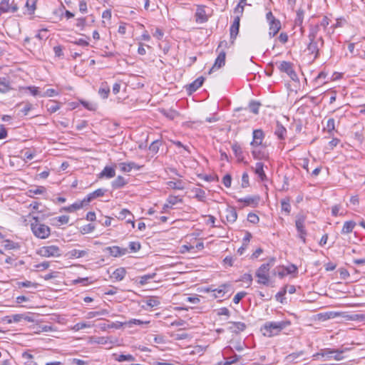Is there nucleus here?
Here are the masks:
<instances>
[{
  "instance_id": "f257e3e1",
  "label": "nucleus",
  "mask_w": 365,
  "mask_h": 365,
  "mask_svg": "<svg viewBox=\"0 0 365 365\" xmlns=\"http://www.w3.org/2000/svg\"><path fill=\"white\" fill-rule=\"evenodd\" d=\"M291 324L289 320L279 322H267L261 328L262 334L267 337H272L277 335L282 330Z\"/></svg>"
},
{
  "instance_id": "f03ea898",
  "label": "nucleus",
  "mask_w": 365,
  "mask_h": 365,
  "mask_svg": "<svg viewBox=\"0 0 365 365\" xmlns=\"http://www.w3.org/2000/svg\"><path fill=\"white\" fill-rule=\"evenodd\" d=\"M350 349L347 347H341L339 349H323L319 352L313 355L314 359H319V357L324 358L326 360L334 359L336 361L342 360L344 357L343 354L349 351Z\"/></svg>"
},
{
  "instance_id": "7ed1b4c3",
  "label": "nucleus",
  "mask_w": 365,
  "mask_h": 365,
  "mask_svg": "<svg viewBox=\"0 0 365 365\" xmlns=\"http://www.w3.org/2000/svg\"><path fill=\"white\" fill-rule=\"evenodd\" d=\"M34 222L31 223V229L35 237L39 239H46L51 235L48 226L39 222L38 217H33Z\"/></svg>"
},
{
  "instance_id": "20e7f679",
  "label": "nucleus",
  "mask_w": 365,
  "mask_h": 365,
  "mask_svg": "<svg viewBox=\"0 0 365 365\" xmlns=\"http://www.w3.org/2000/svg\"><path fill=\"white\" fill-rule=\"evenodd\" d=\"M275 258L271 257L267 263L262 264L256 272V277H258L257 282L264 285H267L269 277L268 272L270 268L274 265Z\"/></svg>"
},
{
  "instance_id": "39448f33",
  "label": "nucleus",
  "mask_w": 365,
  "mask_h": 365,
  "mask_svg": "<svg viewBox=\"0 0 365 365\" xmlns=\"http://www.w3.org/2000/svg\"><path fill=\"white\" fill-rule=\"evenodd\" d=\"M309 41L307 50L310 54L314 55V59H317L319 56L320 47L324 46V39L320 36L318 39H309Z\"/></svg>"
},
{
  "instance_id": "423d86ee",
  "label": "nucleus",
  "mask_w": 365,
  "mask_h": 365,
  "mask_svg": "<svg viewBox=\"0 0 365 365\" xmlns=\"http://www.w3.org/2000/svg\"><path fill=\"white\" fill-rule=\"evenodd\" d=\"M38 254L44 257H59L61 256V250L58 246L50 245L41 247Z\"/></svg>"
},
{
  "instance_id": "0eeeda50",
  "label": "nucleus",
  "mask_w": 365,
  "mask_h": 365,
  "mask_svg": "<svg viewBox=\"0 0 365 365\" xmlns=\"http://www.w3.org/2000/svg\"><path fill=\"white\" fill-rule=\"evenodd\" d=\"M305 217L304 215H298L295 221L296 228L298 232V237L302 241L306 242V236L307 235L304 227Z\"/></svg>"
},
{
  "instance_id": "6e6552de",
  "label": "nucleus",
  "mask_w": 365,
  "mask_h": 365,
  "mask_svg": "<svg viewBox=\"0 0 365 365\" xmlns=\"http://www.w3.org/2000/svg\"><path fill=\"white\" fill-rule=\"evenodd\" d=\"M279 70L287 73L292 80L294 81L297 78V75L293 69V63L289 61H282L278 64Z\"/></svg>"
},
{
  "instance_id": "1a4fd4ad",
  "label": "nucleus",
  "mask_w": 365,
  "mask_h": 365,
  "mask_svg": "<svg viewBox=\"0 0 365 365\" xmlns=\"http://www.w3.org/2000/svg\"><path fill=\"white\" fill-rule=\"evenodd\" d=\"M230 287H231L230 284L225 283V284H222L220 285L216 289H212L211 287L207 288V289H206V292H212L211 297L214 299H216L218 297H224L225 294L230 291Z\"/></svg>"
},
{
  "instance_id": "9d476101",
  "label": "nucleus",
  "mask_w": 365,
  "mask_h": 365,
  "mask_svg": "<svg viewBox=\"0 0 365 365\" xmlns=\"http://www.w3.org/2000/svg\"><path fill=\"white\" fill-rule=\"evenodd\" d=\"M18 10L17 4L14 1L1 0L0 3V16L3 13L12 12L14 13Z\"/></svg>"
},
{
  "instance_id": "9b49d317",
  "label": "nucleus",
  "mask_w": 365,
  "mask_h": 365,
  "mask_svg": "<svg viewBox=\"0 0 365 365\" xmlns=\"http://www.w3.org/2000/svg\"><path fill=\"white\" fill-rule=\"evenodd\" d=\"M252 141L251 145L252 147H257L262 145V141L264 138V134L261 129L255 130L252 133Z\"/></svg>"
},
{
  "instance_id": "f8f14e48",
  "label": "nucleus",
  "mask_w": 365,
  "mask_h": 365,
  "mask_svg": "<svg viewBox=\"0 0 365 365\" xmlns=\"http://www.w3.org/2000/svg\"><path fill=\"white\" fill-rule=\"evenodd\" d=\"M116 217L120 220H126L127 223H131L132 227H135L134 216L128 210L123 209Z\"/></svg>"
},
{
  "instance_id": "ddd939ff",
  "label": "nucleus",
  "mask_w": 365,
  "mask_h": 365,
  "mask_svg": "<svg viewBox=\"0 0 365 365\" xmlns=\"http://www.w3.org/2000/svg\"><path fill=\"white\" fill-rule=\"evenodd\" d=\"M225 57H226V53L224 51H221L217 58L215 59V63L212 66V67L210 68L209 73H211L216 69H219L225 66Z\"/></svg>"
},
{
  "instance_id": "4468645a",
  "label": "nucleus",
  "mask_w": 365,
  "mask_h": 365,
  "mask_svg": "<svg viewBox=\"0 0 365 365\" xmlns=\"http://www.w3.org/2000/svg\"><path fill=\"white\" fill-rule=\"evenodd\" d=\"M240 16L238 15L235 17L234 21L230 26V38L232 40V43L235 40L240 29Z\"/></svg>"
},
{
  "instance_id": "2eb2a0df",
  "label": "nucleus",
  "mask_w": 365,
  "mask_h": 365,
  "mask_svg": "<svg viewBox=\"0 0 365 365\" xmlns=\"http://www.w3.org/2000/svg\"><path fill=\"white\" fill-rule=\"evenodd\" d=\"M109 254L115 257L123 256L128 253L127 248H122L118 246L108 247L106 248Z\"/></svg>"
},
{
  "instance_id": "dca6fc26",
  "label": "nucleus",
  "mask_w": 365,
  "mask_h": 365,
  "mask_svg": "<svg viewBox=\"0 0 365 365\" xmlns=\"http://www.w3.org/2000/svg\"><path fill=\"white\" fill-rule=\"evenodd\" d=\"M119 168L122 172L129 173L133 169L139 170L141 168V166L138 165L134 162H128V163H120L119 164Z\"/></svg>"
},
{
  "instance_id": "f3484780",
  "label": "nucleus",
  "mask_w": 365,
  "mask_h": 365,
  "mask_svg": "<svg viewBox=\"0 0 365 365\" xmlns=\"http://www.w3.org/2000/svg\"><path fill=\"white\" fill-rule=\"evenodd\" d=\"M105 190L102 188L97 189L93 192L89 193L86 197L83 198V202L88 205L90 202L93 200L94 199L102 197L105 194Z\"/></svg>"
},
{
  "instance_id": "a211bd4d",
  "label": "nucleus",
  "mask_w": 365,
  "mask_h": 365,
  "mask_svg": "<svg viewBox=\"0 0 365 365\" xmlns=\"http://www.w3.org/2000/svg\"><path fill=\"white\" fill-rule=\"evenodd\" d=\"M269 24V36L273 38L281 29V22L279 20L272 21Z\"/></svg>"
},
{
  "instance_id": "6ab92c4d",
  "label": "nucleus",
  "mask_w": 365,
  "mask_h": 365,
  "mask_svg": "<svg viewBox=\"0 0 365 365\" xmlns=\"http://www.w3.org/2000/svg\"><path fill=\"white\" fill-rule=\"evenodd\" d=\"M225 218L228 222L233 223L237 218V213L235 207H227L225 210Z\"/></svg>"
},
{
  "instance_id": "aec40b11",
  "label": "nucleus",
  "mask_w": 365,
  "mask_h": 365,
  "mask_svg": "<svg viewBox=\"0 0 365 365\" xmlns=\"http://www.w3.org/2000/svg\"><path fill=\"white\" fill-rule=\"evenodd\" d=\"M115 176V170L113 167L106 166L103 170L100 173L99 178H106L108 179L112 178Z\"/></svg>"
},
{
  "instance_id": "412c9836",
  "label": "nucleus",
  "mask_w": 365,
  "mask_h": 365,
  "mask_svg": "<svg viewBox=\"0 0 365 365\" xmlns=\"http://www.w3.org/2000/svg\"><path fill=\"white\" fill-rule=\"evenodd\" d=\"M274 134L279 140L285 139L287 135V129L279 121H277Z\"/></svg>"
},
{
  "instance_id": "4be33fe9",
  "label": "nucleus",
  "mask_w": 365,
  "mask_h": 365,
  "mask_svg": "<svg viewBox=\"0 0 365 365\" xmlns=\"http://www.w3.org/2000/svg\"><path fill=\"white\" fill-rule=\"evenodd\" d=\"M245 348V343H242L240 341H237L234 344L233 347H231L230 346H226L223 350V355H228L233 352V349L238 351H242L244 350Z\"/></svg>"
},
{
  "instance_id": "5701e85b",
  "label": "nucleus",
  "mask_w": 365,
  "mask_h": 365,
  "mask_svg": "<svg viewBox=\"0 0 365 365\" xmlns=\"http://www.w3.org/2000/svg\"><path fill=\"white\" fill-rule=\"evenodd\" d=\"M259 200V197L258 196H248L244 198L238 199V202H244L246 205H252L255 207Z\"/></svg>"
},
{
  "instance_id": "b1692460",
  "label": "nucleus",
  "mask_w": 365,
  "mask_h": 365,
  "mask_svg": "<svg viewBox=\"0 0 365 365\" xmlns=\"http://www.w3.org/2000/svg\"><path fill=\"white\" fill-rule=\"evenodd\" d=\"M205 78L202 76L197 78L192 83L189 84L187 90L192 93L196 91L203 84Z\"/></svg>"
},
{
  "instance_id": "393cba45",
  "label": "nucleus",
  "mask_w": 365,
  "mask_h": 365,
  "mask_svg": "<svg viewBox=\"0 0 365 365\" xmlns=\"http://www.w3.org/2000/svg\"><path fill=\"white\" fill-rule=\"evenodd\" d=\"M125 274V269L124 267H119L113 272L111 277L115 281H121L124 279Z\"/></svg>"
},
{
  "instance_id": "a878e982",
  "label": "nucleus",
  "mask_w": 365,
  "mask_h": 365,
  "mask_svg": "<svg viewBox=\"0 0 365 365\" xmlns=\"http://www.w3.org/2000/svg\"><path fill=\"white\" fill-rule=\"evenodd\" d=\"M11 90L9 81L5 77L0 78V93H6Z\"/></svg>"
},
{
  "instance_id": "bb28decb",
  "label": "nucleus",
  "mask_w": 365,
  "mask_h": 365,
  "mask_svg": "<svg viewBox=\"0 0 365 365\" xmlns=\"http://www.w3.org/2000/svg\"><path fill=\"white\" fill-rule=\"evenodd\" d=\"M263 168V163L259 162L256 163L255 167L254 168L255 174L258 175V177L262 181H264L267 179V176L264 173Z\"/></svg>"
},
{
  "instance_id": "cd10ccee",
  "label": "nucleus",
  "mask_w": 365,
  "mask_h": 365,
  "mask_svg": "<svg viewBox=\"0 0 365 365\" xmlns=\"http://www.w3.org/2000/svg\"><path fill=\"white\" fill-rule=\"evenodd\" d=\"M86 205V203L84 202L83 200L81 201H77L68 207H63V210L68 212H72L82 208Z\"/></svg>"
},
{
  "instance_id": "c85d7f7f",
  "label": "nucleus",
  "mask_w": 365,
  "mask_h": 365,
  "mask_svg": "<svg viewBox=\"0 0 365 365\" xmlns=\"http://www.w3.org/2000/svg\"><path fill=\"white\" fill-rule=\"evenodd\" d=\"M230 324L232 326L230 327V329L237 334L243 331L246 329V324L241 322H230Z\"/></svg>"
},
{
  "instance_id": "c756f323",
  "label": "nucleus",
  "mask_w": 365,
  "mask_h": 365,
  "mask_svg": "<svg viewBox=\"0 0 365 365\" xmlns=\"http://www.w3.org/2000/svg\"><path fill=\"white\" fill-rule=\"evenodd\" d=\"M98 93L101 98L106 99L110 93V87L106 82L101 83V86L98 90Z\"/></svg>"
},
{
  "instance_id": "7c9ffc66",
  "label": "nucleus",
  "mask_w": 365,
  "mask_h": 365,
  "mask_svg": "<svg viewBox=\"0 0 365 365\" xmlns=\"http://www.w3.org/2000/svg\"><path fill=\"white\" fill-rule=\"evenodd\" d=\"M69 255L72 258H81L86 257L88 255V250H72L68 252Z\"/></svg>"
},
{
  "instance_id": "2f4dec72",
  "label": "nucleus",
  "mask_w": 365,
  "mask_h": 365,
  "mask_svg": "<svg viewBox=\"0 0 365 365\" xmlns=\"http://www.w3.org/2000/svg\"><path fill=\"white\" fill-rule=\"evenodd\" d=\"M126 184H127V181L125 180V178L121 175H118L112 182V187L114 189H118V188L123 187Z\"/></svg>"
},
{
  "instance_id": "473e14b6",
  "label": "nucleus",
  "mask_w": 365,
  "mask_h": 365,
  "mask_svg": "<svg viewBox=\"0 0 365 365\" xmlns=\"http://www.w3.org/2000/svg\"><path fill=\"white\" fill-rule=\"evenodd\" d=\"M319 31V25H311L309 26V35L308 38L309 39H318L317 35Z\"/></svg>"
},
{
  "instance_id": "72a5a7b5",
  "label": "nucleus",
  "mask_w": 365,
  "mask_h": 365,
  "mask_svg": "<svg viewBox=\"0 0 365 365\" xmlns=\"http://www.w3.org/2000/svg\"><path fill=\"white\" fill-rule=\"evenodd\" d=\"M69 221V216L61 215L53 219V225L55 226H60L61 225L67 224Z\"/></svg>"
},
{
  "instance_id": "f704fd0d",
  "label": "nucleus",
  "mask_w": 365,
  "mask_h": 365,
  "mask_svg": "<svg viewBox=\"0 0 365 365\" xmlns=\"http://www.w3.org/2000/svg\"><path fill=\"white\" fill-rule=\"evenodd\" d=\"M355 225H356V223L354 221L345 222L343 225L342 230H341V233H343V234L351 233L353 231Z\"/></svg>"
},
{
  "instance_id": "c9c22d12",
  "label": "nucleus",
  "mask_w": 365,
  "mask_h": 365,
  "mask_svg": "<svg viewBox=\"0 0 365 365\" xmlns=\"http://www.w3.org/2000/svg\"><path fill=\"white\" fill-rule=\"evenodd\" d=\"M196 21L200 23H204L207 21V17L203 9H197L195 13Z\"/></svg>"
},
{
  "instance_id": "e433bc0d",
  "label": "nucleus",
  "mask_w": 365,
  "mask_h": 365,
  "mask_svg": "<svg viewBox=\"0 0 365 365\" xmlns=\"http://www.w3.org/2000/svg\"><path fill=\"white\" fill-rule=\"evenodd\" d=\"M46 108L49 113H53L59 110L60 103L55 101H50V103L46 104Z\"/></svg>"
},
{
  "instance_id": "4c0bfd02",
  "label": "nucleus",
  "mask_w": 365,
  "mask_h": 365,
  "mask_svg": "<svg viewBox=\"0 0 365 365\" xmlns=\"http://www.w3.org/2000/svg\"><path fill=\"white\" fill-rule=\"evenodd\" d=\"M46 192V188L43 186H36L35 188L29 189L27 192L29 197H33L34 195H41Z\"/></svg>"
},
{
  "instance_id": "58836bf2",
  "label": "nucleus",
  "mask_w": 365,
  "mask_h": 365,
  "mask_svg": "<svg viewBox=\"0 0 365 365\" xmlns=\"http://www.w3.org/2000/svg\"><path fill=\"white\" fill-rule=\"evenodd\" d=\"M4 242V247L6 250H19L21 247L19 242H15L9 240H6Z\"/></svg>"
},
{
  "instance_id": "ea45409f",
  "label": "nucleus",
  "mask_w": 365,
  "mask_h": 365,
  "mask_svg": "<svg viewBox=\"0 0 365 365\" xmlns=\"http://www.w3.org/2000/svg\"><path fill=\"white\" fill-rule=\"evenodd\" d=\"M232 150L234 152L235 156L239 160H242V158H243L242 150L240 145L237 143H235L234 144H232Z\"/></svg>"
},
{
  "instance_id": "a19ab883",
  "label": "nucleus",
  "mask_w": 365,
  "mask_h": 365,
  "mask_svg": "<svg viewBox=\"0 0 365 365\" xmlns=\"http://www.w3.org/2000/svg\"><path fill=\"white\" fill-rule=\"evenodd\" d=\"M261 106V103L256 101H252L250 102L248 108L249 110L252 112L254 114H258L259 108Z\"/></svg>"
},
{
  "instance_id": "79ce46f5",
  "label": "nucleus",
  "mask_w": 365,
  "mask_h": 365,
  "mask_svg": "<svg viewBox=\"0 0 365 365\" xmlns=\"http://www.w3.org/2000/svg\"><path fill=\"white\" fill-rule=\"evenodd\" d=\"M303 354H304V351H299V352L292 353V354H289L287 356V359L289 361H290V362L297 363L299 361L297 360V359L299 357L302 356Z\"/></svg>"
},
{
  "instance_id": "37998d69",
  "label": "nucleus",
  "mask_w": 365,
  "mask_h": 365,
  "mask_svg": "<svg viewBox=\"0 0 365 365\" xmlns=\"http://www.w3.org/2000/svg\"><path fill=\"white\" fill-rule=\"evenodd\" d=\"M347 319L351 321L365 322L364 314H352L346 317Z\"/></svg>"
},
{
  "instance_id": "c03bdc74",
  "label": "nucleus",
  "mask_w": 365,
  "mask_h": 365,
  "mask_svg": "<svg viewBox=\"0 0 365 365\" xmlns=\"http://www.w3.org/2000/svg\"><path fill=\"white\" fill-rule=\"evenodd\" d=\"M19 288L21 287H34L36 288L38 287V284L36 282H32L29 280H26L24 282H18L16 283Z\"/></svg>"
},
{
  "instance_id": "a18cd8bd",
  "label": "nucleus",
  "mask_w": 365,
  "mask_h": 365,
  "mask_svg": "<svg viewBox=\"0 0 365 365\" xmlns=\"http://www.w3.org/2000/svg\"><path fill=\"white\" fill-rule=\"evenodd\" d=\"M116 361L119 362L128 361H132L135 360V357L131 354H120L116 356L115 359Z\"/></svg>"
},
{
  "instance_id": "49530a36",
  "label": "nucleus",
  "mask_w": 365,
  "mask_h": 365,
  "mask_svg": "<svg viewBox=\"0 0 365 365\" xmlns=\"http://www.w3.org/2000/svg\"><path fill=\"white\" fill-rule=\"evenodd\" d=\"M146 305L150 307H155L160 304V300L158 297H150L146 300Z\"/></svg>"
},
{
  "instance_id": "de8ad7c7",
  "label": "nucleus",
  "mask_w": 365,
  "mask_h": 365,
  "mask_svg": "<svg viewBox=\"0 0 365 365\" xmlns=\"http://www.w3.org/2000/svg\"><path fill=\"white\" fill-rule=\"evenodd\" d=\"M22 356L24 359H26V361L25 362L26 365H38L36 361H33L34 356L32 354L24 352L22 354Z\"/></svg>"
},
{
  "instance_id": "09e8293b",
  "label": "nucleus",
  "mask_w": 365,
  "mask_h": 365,
  "mask_svg": "<svg viewBox=\"0 0 365 365\" xmlns=\"http://www.w3.org/2000/svg\"><path fill=\"white\" fill-rule=\"evenodd\" d=\"M281 207L282 210L286 212L287 214H289L291 210V205L289 204V199H283L281 201Z\"/></svg>"
},
{
  "instance_id": "8fccbe9b",
  "label": "nucleus",
  "mask_w": 365,
  "mask_h": 365,
  "mask_svg": "<svg viewBox=\"0 0 365 365\" xmlns=\"http://www.w3.org/2000/svg\"><path fill=\"white\" fill-rule=\"evenodd\" d=\"M36 0H27L26 6L28 9L29 14H33L36 10Z\"/></svg>"
},
{
  "instance_id": "3c124183",
  "label": "nucleus",
  "mask_w": 365,
  "mask_h": 365,
  "mask_svg": "<svg viewBox=\"0 0 365 365\" xmlns=\"http://www.w3.org/2000/svg\"><path fill=\"white\" fill-rule=\"evenodd\" d=\"M155 275H156L155 273H152V274H144V275L140 277V284H146L150 279H153Z\"/></svg>"
},
{
  "instance_id": "603ef678",
  "label": "nucleus",
  "mask_w": 365,
  "mask_h": 365,
  "mask_svg": "<svg viewBox=\"0 0 365 365\" xmlns=\"http://www.w3.org/2000/svg\"><path fill=\"white\" fill-rule=\"evenodd\" d=\"M304 19V11L302 9H298L297 11V17L295 19V24L301 26Z\"/></svg>"
},
{
  "instance_id": "864d4df0",
  "label": "nucleus",
  "mask_w": 365,
  "mask_h": 365,
  "mask_svg": "<svg viewBox=\"0 0 365 365\" xmlns=\"http://www.w3.org/2000/svg\"><path fill=\"white\" fill-rule=\"evenodd\" d=\"M160 142L159 140H154L149 146V150L153 153H157L159 150Z\"/></svg>"
},
{
  "instance_id": "5fc2aeb1",
  "label": "nucleus",
  "mask_w": 365,
  "mask_h": 365,
  "mask_svg": "<svg viewBox=\"0 0 365 365\" xmlns=\"http://www.w3.org/2000/svg\"><path fill=\"white\" fill-rule=\"evenodd\" d=\"M126 323L129 327H131L132 324H136V325L148 324L150 323V321H143L140 319H132L130 321L127 322Z\"/></svg>"
},
{
  "instance_id": "6e6d98bb",
  "label": "nucleus",
  "mask_w": 365,
  "mask_h": 365,
  "mask_svg": "<svg viewBox=\"0 0 365 365\" xmlns=\"http://www.w3.org/2000/svg\"><path fill=\"white\" fill-rule=\"evenodd\" d=\"M58 94V93L55 89L49 88L41 94V97H53L57 96Z\"/></svg>"
},
{
  "instance_id": "4d7b16f0",
  "label": "nucleus",
  "mask_w": 365,
  "mask_h": 365,
  "mask_svg": "<svg viewBox=\"0 0 365 365\" xmlns=\"http://www.w3.org/2000/svg\"><path fill=\"white\" fill-rule=\"evenodd\" d=\"M69 362L71 365H88V362L87 361H84L79 359H69Z\"/></svg>"
},
{
  "instance_id": "13d9d810",
  "label": "nucleus",
  "mask_w": 365,
  "mask_h": 365,
  "mask_svg": "<svg viewBox=\"0 0 365 365\" xmlns=\"http://www.w3.org/2000/svg\"><path fill=\"white\" fill-rule=\"evenodd\" d=\"M335 128V121L334 118H329L327 122V125L325 129L328 130L329 133L332 132Z\"/></svg>"
},
{
  "instance_id": "bf43d9fd",
  "label": "nucleus",
  "mask_w": 365,
  "mask_h": 365,
  "mask_svg": "<svg viewBox=\"0 0 365 365\" xmlns=\"http://www.w3.org/2000/svg\"><path fill=\"white\" fill-rule=\"evenodd\" d=\"M226 355H224V358L225 359V362L223 363L222 365H231L232 364H235L236 362H237L239 361V359H240V356L237 355V354H234L233 355V360H228L227 358L225 356Z\"/></svg>"
},
{
  "instance_id": "052dcab7",
  "label": "nucleus",
  "mask_w": 365,
  "mask_h": 365,
  "mask_svg": "<svg viewBox=\"0 0 365 365\" xmlns=\"http://www.w3.org/2000/svg\"><path fill=\"white\" fill-rule=\"evenodd\" d=\"M124 324H127V323L126 322H111V323H109L107 324V327H108L110 329H120Z\"/></svg>"
},
{
  "instance_id": "680f3d73",
  "label": "nucleus",
  "mask_w": 365,
  "mask_h": 365,
  "mask_svg": "<svg viewBox=\"0 0 365 365\" xmlns=\"http://www.w3.org/2000/svg\"><path fill=\"white\" fill-rule=\"evenodd\" d=\"M128 247L130 251L133 252L138 251L141 247L140 244L138 242H130Z\"/></svg>"
},
{
  "instance_id": "e2e57ef3",
  "label": "nucleus",
  "mask_w": 365,
  "mask_h": 365,
  "mask_svg": "<svg viewBox=\"0 0 365 365\" xmlns=\"http://www.w3.org/2000/svg\"><path fill=\"white\" fill-rule=\"evenodd\" d=\"M247 220L251 223L257 224L259 222V219L256 214L250 212L247 215Z\"/></svg>"
},
{
  "instance_id": "0e129e2a",
  "label": "nucleus",
  "mask_w": 365,
  "mask_h": 365,
  "mask_svg": "<svg viewBox=\"0 0 365 365\" xmlns=\"http://www.w3.org/2000/svg\"><path fill=\"white\" fill-rule=\"evenodd\" d=\"M222 182L226 187H230L231 186V183H232L231 175L230 174L225 175L223 177Z\"/></svg>"
},
{
  "instance_id": "69168bd1",
  "label": "nucleus",
  "mask_w": 365,
  "mask_h": 365,
  "mask_svg": "<svg viewBox=\"0 0 365 365\" xmlns=\"http://www.w3.org/2000/svg\"><path fill=\"white\" fill-rule=\"evenodd\" d=\"M246 294L247 293L245 292H240L237 293L233 298V302L235 304H238L240 300L246 296Z\"/></svg>"
},
{
  "instance_id": "338daca9",
  "label": "nucleus",
  "mask_w": 365,
  "mask_h": 365,
  "mask_svg": "<svg viewBox=\"0 0 365 365\" xmlns=\"http://www.w3.org/2000/svg\"><path fill=\"white\" fill-rule=\"evenodd\" d=\"M242 187L243 188L247 187L250 185L249 175L247 173H244L242 176Z\"/></svg>"
},
{
  "instance_id": "774afa93",
  "label": "nucleus",
  "mask_w": 365,
  "mask_h": 365,
  "mask_svg": "<svg viewBox=\"0 0 365 365\" xmlns=\"http://www.w3.org/2000/svg\"><path fill=\"white\" fill-rule=\"evenodd\" d=\"M168 185L173 189H176V190H182L183 189L182 182L180 181H178V182L170 181L168 182Z\"/></svg>"
}]
</instances>
